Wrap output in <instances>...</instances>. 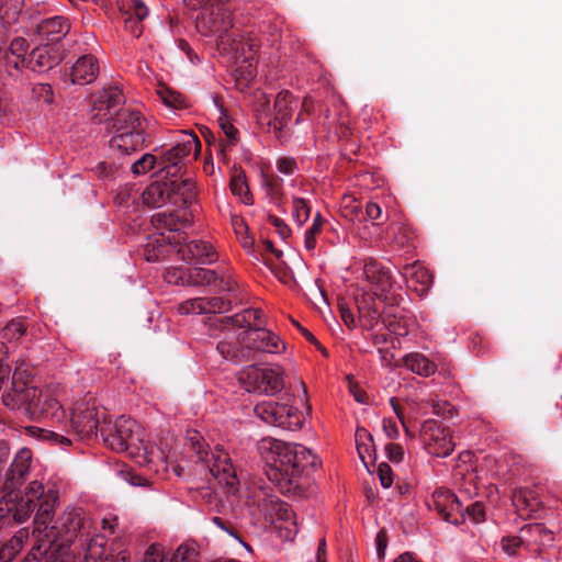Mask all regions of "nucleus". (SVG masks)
<instances>
[{
    "label": "nucleus",
    "instance_id": "13",
    "mask_svg": "<svg viewBox=\"0 0 562 562\" xmlns=\"http://www.w3.org/2000/svg\"><path fill=\"white\" fill-rule=\"evenodd\" d=\"M420 438L429 454L446 458L451 454L454 443L450 435L436 420H426L420 428Z\"/></svg>",
    "mask_w": 562,
    "mask_h": 562
},
{
    "label": "nucleus",
    "instance_id": "1",
    "mask_svg": "<svg viewBox=\"0 0 562 562\" xmlns=\"http://www.w3.org/2000/svg\"><path fill=\"white\" fill-rule=\"evenodd\" d=\"M257 451L270 469V479L282 493L292 491V485L318 467L317 456L300 443L285 442L265 437L257 442Z\"/></svg>",
    "mask_w": 562,
    "mask_h": 562
},
{
    "label": "nucleus",
    "instance_id": "27",
    "mask_svg": "<svg viewBox=\"0 0 562 562\" xmlns=\"http://www.w3.org/2000/svg\"><path fill=\"white\" fill-rule=\"evenodd\" d=\"M225 307L223 306V302H218V300H206L203 297L190 299L182 302L178 306V312L181 315H200L203 313H217L224 312Z\"/></svg>",
    "mask_w": 562,
    "mask_h": 562
},
{
    "label": "nucleus",
    "instance_id": "56",
    "mask_svg": "<svg viewBox=\"0 0 562 562\" xmlns=\"http://www.w3.org/2000/svg\"><path fill=\"white\" fill-rule=\"evenodd\" d=\"M339 312H340L341 319L348 327H353L356 325L353 314L346 304H344V303L339 304Z\"/></svg>",
    "mask_w": 562,
    "mask_h": 562
},
{
    "label": "nucleus",
    "instance_id": "2",
    "mask_svg": "<svg viewBox=\"0 0 562 562\" xmlns=\"http://www.w3.org/2000/svg\"><path fill=\"white\" fill-rule=\"evenodd\" d=\"M23 363H18L12 374L11 390L2 395L3 404L12 409L25 407L32 415L47 419L63 422L65 412L59 402L48 392H43L33 384V381H23L26 370Z\"/></svg>",
    "mask_w": 562,
    "mask_h": 562
},
{
    "label": "nucleus",
    "instance_id": "20",
    "mask_svg": "<svg viewBox=\"0 0 562 562\" xmlns=\"http://www.w3.org/2000/svg\"><path fill=\"white\" fill-rule=\"evenodd\" d=\"M99 75V63L93 55H83L77 59L69 70L70 81L74 85H89Z\"/></svg>",
    "mask_w": 562,
    "mask_h": 562
},
{
    "label": "nucleus",
    "instance_id": "35",
    "mask_svg": "<svg viewBox=\"0 0 562 562\" xmlns=\"http://www.w3.org/2000/svg\"><path fill=\"white\" fill-rule=\"evenodd\" d=\"M282 183L283 180L278 176L271 175L263 177L266 193L276 205H280L283 196Z\"/></svg>",
    "mask_w": 562,
    "mask_h": 562
},
{
    "label": "nucleus",
    "instance_id": "58",
    "mask_svg": "<svg viewBox=\"0 0 562 562\" xmlns=\"http://www.w3.org/2000/svg\"><path fill=\"white\" fill-rule=\"evenodd\" d=\"M154 220L158 224H161V225L168 227L170 231L173 229L172 226H173L175 222H173V215L172 214L159 213V214H156L154 216Z\"/></svg>",
    "mask_w": 562,
    "mask_h": 562
},
{
    "label": "nucleus",
    "instance_id": "14",
    "mask_svg": "<svg viewBox=\"0 0 562 562\" xmlns=\"http://www.w3.org/2000/svg\"><path fill=\"white\" fill-rule=\"evenodd\" d=\"M243 344L246 348L268 353H281L285 349L284 342L272 331L262 328L261 323L250 325L243 330Z\"/></svg>",
    "mask_w": 562,
    "mask_h": 562
},
{
    "label": "nucleus",
    "instance_id": "54",
    "mask_svg": "<svg viewBox=\"0 0 562 562\" xmlns=\"http://www.w3.org/2000/svg\"><path fill=\"white\" fill-rule=\"evenodd\" d=\"M221 128L228 139V145H231V146L235 145L237 142V134H238L237 128H235L234 125L228 121H222Z\"/></svg>",
    "mask_w": 562,
    "mask_h": 562
},
{
    "label": "nucleus",
    "instance_id": "18",
    "mask_svg": "<svg viewBox=\"0 0 562 562\" xmlns=\"http://www.w3.org/2000/svg\"><path fill=\"white\" fill-rule=\"evenodd\" d=\"M296 108V100L291 92L284 90L277 94L274 100V117L268 122L273 128L278 138L282 137V131L292 117V113Z\"/></svg>",
    "mask_w": 562,
    "mask_h": 562
},
{
    "label": "nucleus",
    "instance_id": "60",
    "mask_svg": "<svg viewBox=\"0 0 562 562\" xmlns=\"http://www.w3.org/2000/svg\"><path fill=\"white\" fill-rule=\"evenodd\" d=\"M390 403H391L392 408H393L394 413L396 414V416H397L398 420H400V422H401V424L403 425V427H404L405 431H406V432H408V429H407V427H406L405 419H404V414H403V412H402V409H401L400 405L395 402V400H394V398H391V400H390Z\"/></svg>",
    "mask_w": 562,
    "mask_h": 562
},
{
    "label": "nucleus",
    "instance_id": "38",
    "mask_svg": "<svg viewBox=\"0 0 562 562\" xmlns=\"http://www.w3.org/2000/svg\"><path fill=\"white\" fill-rule=\"evenodd\" d=\"M501 549L504 554L514 557L518 553L519 549L527 546L525 538L521 536H507L501 540Z\"/></svg>",
    "mask_w": 562,
    "mask_h": 562
},
{
    "label": "nucleus",
    "instance_id": "37",
    "mask_svg": "<svg viewBox=\"0 0 562 562\" xmlns=\"http://www.w3.org/2000/svg\"><path fill=\"white\" fill-rule=\"evenodd\" d=\"M231 190L233 194L239 196L245 204H252V195L249 191L244 173H238L232 178Z\"/></svg>",
    "mask_w": 562,
    "mask_h": 562
},
{
    "label": "nucleus",
    "instance_id": "64",
    "mask_svg": "<svg viewBox=\"0 0 562 562\" xmlns=\"http://www.w3.org/2000/svg\"><path fill=\"white\" fill-rule=\"evenodd\" d=\"M378 554L379 555H383L384 554V550L386 548V543L384 541V539L382 538V533L379 532L378 533Z\"/></svg>",
    "mask_w": 562,
    "mask_h": 562
},
{
    "label": "nucleus",
    "instance_id": "33",
    "mask_svg": "<svg viewBox=\"0 0 562 562\" xmlns=\"http://www.w3.org/2000/svg\"><path fill=\"white\" fill-rule=\"evenodd\" d=\"M434 281L431 272L423 266L413 268V271L408 278V285L414 289L419 295H424L428 292Z\"/></svg>",
    "mask_w": 562,
    "mask_h": 562
},
{
    "label": "nucleus",
    "instance_id": "47",
    "mask_svg": "<svg viewBox=\"0 0 562 562\" xmlns=\"http://www.w3.org/2000/svg\"><path fill=\"white\" fill-rule=\"evenodd\" d=\"M376 473L384 488H389L393 484L392 469L387 463H380Z\"/></svg>",
    "mask_w": 562,
    "mask_h": 562
},
{
    "label": "nucleus",
    "instance_id": "42",
    "mask_svg": "<svg viewBox=\"0 0 562 562\" xmlns=\"http://www.w3.org/2000/svg\"><path fill=\"white\" fill-rule=\"evenodd\" d=\"M311 215V207L307 201L302 198L293 199V217L299 225H303Z\"/></svg>",
    "mask_w": 562,
    "mask_h": 562
},
{
    "label": "nucleus",
    "instance_id": "15",
    "mask_svg": "<svg viewBox=\"0 0 562 562\" xmlns=\"http://www.w3.org/2000/svg\"><path fill=\"white\" fill-rule=\"evenodd\" d=\"M124 95L120 88L109 87L92 95V119L99 123L109 122L122 109Z\"/></svg>",
    "mask_w": 562,
    "mask_h": 562
},
{
    "label": "nucleus",
    "instance_id": "51",
    "mask_svg": "<svg viewBox=\"0 0 562 562\" xmlns=\"http://www.w3.org/2000/svg\"><path fill=\"white\" fill-rule=\"evenodd\" d=\"M469 519L473 522L479 524L484 520V509L483 506L479 503L471 504L465 509Z\"/></svg>",
    "mask_w": 562,
    "mask_h": 562
},
{
    "label": "nucleus",
    "instance_id": "63",
    "mask_svg": "<svg viewBox=\"0 0 562 562\" xmlns=\"http://www.w3.org/2000/svg\"><path fill=\"white\" fill-rule=\"evenodd\" d=\"M246 315H247L248 321H250L251 318H254L255 321H259L262 315V312L260 310L252 308V310L246 311Z\"/></svg>",
    "mask_w": 562,
    "mask_h": 562
},
{
    "label": "nucleus",
    "instance_id": "34",
    "mask_svg": "<svg viewBox=\"0 0 562 562\" xmlns=\"http://www.w3.org/2000/svg\"><path fill=\"white\" fill-rule=\"evenodd\" d=\"M520 533L527 546L531 542L544 546L552 540L551 532L540 524L525 526Z\"/></svg>",
    "mask_w": 562,
    "mask_h": 562
},
{
    "label": "nucleus",
    "instance_id": "44",
    "mask_svg": "<svg viewBox=\"0 0 562 562\" xmlns=\"http://www.w3.org/2000/svg\"><path fill=\"white\" fill-rule=\"evenodd\" d=\"M383 327L387 329V331L396 337H404L408 334L407 325L404 321L394 318H385L382 323Z\"/></svg>",
    "mask_w": 562,
    "mask_h": 562
},
{
    "label": "nucleus",
    "instance_id": "28",
    "mask_svg": "<svg viewBox=\"0 0 562 562\" xmlns=\"http://www.w3.org/2000/svg\"><path fill=\"white\" fill-rule=\"evenodd\" d=\"M190 283L192 285H214L218 292L231 291V281L224 279L218 280L215 270L194 267L189 274Z\"/></svg>",
    "mask_w": 562,
    "mask_h": 562
},
{
    "label": "nucleus",
    "instance_id": "49",
    "mask_svg": "<svg viewBox=\"0 0 562 562\" xmlns=\"http://www.w3.org/2000/svg\"><path fill=\"white\" fill-rule=\"evenodd\" d=\"M323 220L319 213L314 217L313 225L305 232V246H311L315 243V235L321 232Z\"/></svg>",
    "mask_w": 562,
    "mask_h": 562
},
{
    "label": "nucleus",
    "instance_id": "30",
    "mask_svg": "<svg viewBox=\"0 0 562 562\" xmlns=\"http://www.w3.org/2000/svg\"><path fill=\"white\" fill-rule=\"evenodd\" d=\"M59 525L65 533L66 541H71L86 527L82 512L78 508L66 509L59 518Z\"/></svg>",
    "mask_w": 562,
    "mask_h": 562
},
{
    "label": "nucleus",
    "instance_id": "32",
    "mask_svg": "<svg viewBox=\"0 0 562 562\" xmlns=\"http://www.w3.org/2000/svg\"><path fill=\"white\" fill-rule=\"evenodd\" d=\"M178 254L188 265L199 267L209 265L217 259L215 248H178Z\"/></svg>",
    "mask_w": 562,
    "mask_h": 562
},
{
    "label": "nucleus",
    "instance_id": "22",
    "mask_svg": "<svg viewBox=\"0 0 562 562\" xmlns=\"http://www.w3.org/2000/svg\"><path fill=\"white\" fill-rule=\"evenodd\" d=\"M363 272L367 280L374 284L382 293L392 289V274L390 270L382 265V262L373 258L366 260Z\"/></svg>",
    "mask_w": 562,
    "mask_h": 562
},
{
    "label": "nucleus",
    "instance_id": "48",
    "mask_svg": "<svg viewBox=\"0 0 562 562\" xmlns=\"http://www.w3.org/2000/svg\"><path fill=\"white\" fill-rule=\"evenodd\" d=\"M29 48V43L23 37H15L9 47V52L11 55L15 56L16 58H21L22 56H25V52Z\"/></svg>",
    "mask_w": 562,
    "mask_h": 562
},
{
    "label": "nucleus",
    "instance_id": "26",
    "mask_svg": "<svg viewBox=\"0 0 562 562\" xmlns=\"http://www.w3.org/2000/svg\"><path fill=\"white\" fill-rule=\"evenodd\" d=\"M138 450L136 462L142 467H150L158 472L160 470L168 471L171 465L169 457L160 448L142 443Z\"/></svg>",
    "mask_w": 562,
    "mask_h": 562
},
{
    "label": "nucleus",
    "instance_id": "25",
    "mask_svg": "<svg viewBox=\"0 0 562 562\" xmlns=\"http://www.w3.org/2000/svg\"><path fill=\"white\" fill-rule=\"evenodd\" d=\"M170 203L176 206H188L195 199V184L191 179H170L167 181Z\"/></svg>",
    "mask_w": 562,
    "mask_h": 562
},
{
    "label": "nucleus",
    "instance_id": "11",
    "mask_svg": "<svg viewBox=\"0 0 562 562\" xmlns=\"http://www.w3.org/2000/svg\"><path fill=\"white\" fill-rule=\"evenodd\" d=\"M201 453V461L210 474L218 482V484L233 490L237 483L235 468L232 463L229 454L222 448L216 447L214 450Z\"/></svg>",
    "mask_w": 562,
    "mask_h": 562
},
{
    "label": "nucleus",
    "instance_id": "46",
    "mask_svg": "<svg viewBox=\"0 0 562 562\" xmlns=\"http://www.w3.org/2000/svg\"><path fill=\"white\" fill-rule=\"evenodd\" d=\"M268 221L274 227V231L280 236L281 241L288 243V238L291 236L292 231L284 221L274 215H269Z\"/></svg>",
    "mask_w": 562,
    "mask_h": 562
},
{
    "label": "nucleus",
    "instance_id": "4",
    "mask_svg": "<svg viewBox=\"0 0 562 562\" xmlns=\"http://www.w3.org/2000/svg\"><path fill=\"white\" fill-rule=\"evenodd\" d=\"M104 416L97 401L92 397L78 401L71 408V415L68 420L70 430L68 436L50 431L42 430L43 437L58 443L60 446H69L72 443L71 436L78 439L91 438L95 436L99 429L100 419Z\"/></svg>",
    "mask_w": 562,
    "mask_h": 562
},
{
    "label": "nucleus",
    "instance_id": "62",
    "mask_svg": "<svg viewBox=\"0 0 562 562\" xmlns=\"http://www.w3.org/2000/svg\"><path fill=\"white\" fill-rule=\"evenodd\" d=\"M394 562H420L415 559L411 553H403L394 560Z\"/></svg>",
    "mask_w": 562,
    "mask_h": 562
},
{
    "label": "nucleus",
    "instance_id": "41",
    "mask_svg": "<svg viewBox=\"0 0 562 562\" xmlns=\"http://www.w3.org/2000/svg\"><path fill=\"white\" fill-rule=\"evenodd\" d=\"M26 330L25 323L22 319H13L2 328V337L8 340H18Z\"/></svg>",
    "mask_w": 562,
    "mask_h": 562
},
{
    "label": "nucleus",
    "instance_id": "17",
    "mask_svg": "<svg viewBox=\"0 0 562 562\" xmlns=\"http://www.w3.org/2000/svg\"><path fill=\"white\" fill-rule=\"evenodd\" d=\"M31 450L21 449L11 463L5 481L3 484L0 483V491H8V496H11L13 491L18 490L24 482L31 467Z\"/></svg>",
    "mask_w": 562,
    "mask_h": 562
},
{
    "label": "nucleus",
    "instance_id": "23",
    "mask_svg": "<svg viewBox=\"0 0 562 562\" xmlns=\"http://www.w3.org/2000/svg\"><path fill=\"white\" fill-rule=\"evenodd\" d=\"M220 355L231 361H241L248 358V349L243 344V331L238 335L227 334L223 340L217 344Z\"/></svg>",
    "mask_w": 562,
    "mask_h": 562
},
{
    "label": "nucleus",
    "instance_id": "57",
    "mask_svg": "<svg viewBox=\"0 0 562 562\" xmlns=\"http://www.w3.org/2000/svg\"><path fill=\"white\" fill-rule=\"evenodd\" d=\"M115 171L116 167H114L112 164L100 162L97 166V172L102 178H110L115 173Z\"/></svg>",
    "mask_w": 562,
    "mask_h": 562
},
{
    "label": "nucleus",
    "instance_id": "29",
    "mask_svg": "<svg viewBox=\"0 0 562 562\" xmlns=\"http://www.w3.org/2000/svg\"><path fill=\"white\" fill-rule=\"evenodd\" d=\"M403 364L413 373L425 378L432 375L437 371L436 363L420 352H411L404 356Z\"/></svg>",
    "mask_w": 562,
    "mask_h": 562
},
{
    "label": "nucleus",
    "instance_id": "3",
    "mask_svg": "<svg viewBox=\"0 0 562 562\" xmlns=\"http://www.w3.org/2000/svg\"><path fill=\"white\" fill-rule=\"evenodd\" d=\"M56 496L52 491L45 492L42 485V495L36 498L35 507H37L34 517V531L36 537V544L26 555L24 562H49L53 558V546L57 539V531L54 526H50L52 517L56 505Z\"/></svg>",
    "mask_w": 562,
    "mask_h": 562
},
{
    "label": "nucleus",
    "instance_id": "5",
    "mask_svg": "<svg viewBox=\"0 0 562 562\" xmlns=\"http://www.w3.org/2000/svg\"><path fill=\"white\" fill-rule=\"evenodd\" d=\"M144 119L139 111L123 108L109 121V130L113 133L109 140L112 149H117L128 155L143 148L146 142Z\"/></svg>",
    "mask_w": 562,
    "mask_h": 562
},
{
    "label": "nucleus",
    "instance_id": "50",
    "mask_svg": "<svg viewBox=\"0 0 562 562\" xmlns=\"http://www.w3.org/2000/svg\"><path fill=\"white\" fill-rule=\"evenodd\" d=\"M385 453L391 462L398 463L403 460L404 450L397 443H390L385 447Z\"/></svg>",
    "mask_w": 562,
    "mask_h": 562
},
{
    "label": "nucleus",
    "instance_id": "12",
    "mask_svg": "<svg viewBox=\"0 0 562 562\" xmlns=\"http://www.w3.org/2000/svg\"><path fill=\"white\" fill-rule=\"evenodd\" d=\"M266 520L279 531L280 537L285 540H292L297 533V524L295 515L290 506L279 499H271L261 508Z\"/></svg>",
    "mask_w": 562,
    "mask_h": 562
},
{
    "label": "nucleus",
    "instance_id": "19",
    "mask_svg": "<svg viewBox=\"0 0 562 562\" xmlns=\"http://www.w3.org/2000/svg\"><path fill=\"white\" fill-rule=\"evenodd\" d=\"M125 29L136 38L143 34V21L148 15V9L140 0H128L120 9Z\"/></svg>",
    "mask_w": 562,
    "mask_h": 562
},
{
    "label": "nucleus",
    "instance_id": "52",
    "mask_svg": "<svg viewBox=\"0 0 562 562\" xmlns=\"http://www.w3.org/2000/svg\"><path fill=\"white\" fill-rule=\"evenodd\" d=\"M296 167V161L293 158H280L277 162L278 170L284 175H292L295 171Z\"/></svg>",
    "mask_w": 562,
    "mask_h": 562
},
{
    "label": "nucleus",
    "instance_id": "36",
    "mask_svg": "<svg viewBox=\"0 0 562 562\" xmlns=\"http://www.w3.org/2000/svg\"><path fill=\"white\" fill-rule=\"evenodd\" d=\"M23 548V536L15 535L0 547V562H11Z\"/></svg>",
    "mask_w": 562,
    "mask_h": 562
},
{
    "label": "nucleus",
    "instance_id": "16",
    "mask_svg": "<svg viewBox=\"0 0 562 562\" xmlns=\"http://www.w3.org/2000/svg\"><path fill=\"white\" fill-rule=\"evenodd\" d=\"M64 50L54 44L34 48L27 56H22V65L35 72H45L57 66L64 59Z\"/></svg>",
    "mask_w": 562,
    "mask_h": 562
},
{
    "label": "nucleus",
    "instance_id": "45",
    "mask_svg": "<svg viewBox=\"0 0 562 562\" xmlns=\"http://www.w3.org/2000/svg\"><path fill=\"white\" fill-rule=\"evenodd\" d=\"M159 94L164 103L170 108L178 109L183 104L182 95L169 88H161L159 90Z\"/></svg>",
    "mask_w": 562,
    "mask_h": 562
},
{
    "label": "nucleus",
    "instance_id": "24",
    "mask_svg": "<svg viewBox=\"0 0 562 562\" xmlns=\"http://www.w3.org/2000/svg\"><path fill=\"white\" fill-rule=\"evenodd\" d=\"M220 32V43L222 45H229L231 49L235 53L236 59H241L243 61H248L252 58V54L256 52V44L249 40H236L235 33H228L226 26L217 27L215 30Z\"/></svg>",
    "mask_w": 562,
    "mask_h": 562
},
{
    "label": "nucleus",
    "instance_id": "8",
    "mask_svg": "<svg viewBox=\"0 0 562 562\" xmlns=\"http://www.w3.org/2000/svg\"><path fill=\"white\" fill-rule=\"evenodd\" d=\"M254 412L266 424L290 430L300 429L304 423L302 414L296 408L274 401L257 404Z\"/></svg>",
    "mask_w": 562,
    "mask_h": 562
},
{
    "label": "nucleus",
    "instance_id": "40",
    "mask_svg": "<svg viewBox=\"0 0 562 562\" xmlns=\"http://www.w3.org/2000/svg\"><path fill=\"white\" fill-rule=\"evenodd\" d=\"M158 157L145 154L132 165V172L136 176L145 175L147 171L158 167Z\"/></svg>",
    "mask_w": 562,
    "mask_h": 562
},
{
    "label": "nucleus",
    "instance_id": "31",
    "mask_svg": "<svg viewBox=\"0 0 562 562\" xmlns=\"http://www.w3.org/2000/svg\"><path fill=\"white\" fill-rule=\"evenodd\" d=\"M143 202L151 207H160L170 202V192L168 182H154L149 184L142 193Z\"/></svg>",
    "mask_w": 562,
    "mask_h": 562
},
{
    "label": "nucleus",
    "instance_id": "43",
    "mask_svg": "<svg viewBox=\"0 0 562 562\" xmlns=\"http://www.w3.org/2000/svg\"><path fill=\"white\" fill-rule=\"evenodd\" d=\"M8 347L0 342V391L8 384L11 376V368L8 363Z\"/></svg>",
    "mask_w": 562,
    "mask_h": 562
},
{
    "label": "nucleus",
    "instance_id": "21",
    "mask_svg": "<svg viewBox=\"0 0 562 562\" xmlns=\"http://www.w3.org/2000/svg\"><path fill=\"white\" fill-rule=\"evenodd\" d=\"M70 31V23L67 18L56 15L42 20L36 26V33L43 41L56 45Z\"/></svg>",
    "mask_w": 562,
    "mask_h": 562
},
{
    "label": "nucleus",
    "instance_id": "59",
    "mask_svg": "<svg viewBox=\"0 0 562 562\" xmlns=\"http://www.w3.org/2000/svg\"><path fill=\"white\" fill-rule=\"evenodd\" d=\"M212 521H213L217 527H220L221 529L225 530V531H226L227 533H229L232 537H234L235 539H237V540H238V541L244 546V548H245L247 551H249V552L251 551L250 547H249L247 543H245L244 541H241V540L238 538V536H237L233 530H231V529H228V528H226V527L224 526V522H223V520H222L220 517H213V518H212Z\"/></svg>",
    "mask_w": 562,
    "mask_h": 562
},
{
    "label": "nucleus",
    "instance_id": "53",
    "mask_svg": "<svg viewBox=\"0 0 562 562\" xmlns=\"http://www.w3.org/2000/svg\"><path fill=\"white\" fill-rule=\"evenodd\" d=\"M382 216H383V213H382V209L380 207V205H378L376 203H373V202H369L366 205V218L367 220L373 221L374 224H380L376 221L381 220Z\"/></svg>",
    "mask_w": 562,
    "mask_h": 562
},
{
    "label": "nucleus",
    "instance_id": "39",
    "mask_svg": "<svg viewBox=\"0 0 562 562\" xmlns=\"http://www.w3.org/2000/svg\"><path fill=\"white\" fill-rule=\"evenodd\" d=\"M269 250L276 256V258L281 260L290 269L304 266L301 256L296 251V248H288L286 260L283 259L284 252L280 248H269Z\"/></svg>",
    "mask_w": 562,
    "mask_h": 562
},
{
    "label": "nucleus",
    "instance_id": "61",
    "mask_svg": "<svg viewBox=\"0 0 562 562\" xmlns=\"http://www.w3.org/2000/svg\"><path fill=\"white\" fill-rule=\"evenodd\" d=\"M390 403H391L392 408H393L394 413L396 414V416H397L398 420H400V422H401V424L403 425V427H404L405 431H406V432H408V429H407V427H406L405 419H404V414H403V412H402V409H401L400 405L395 402V400H394V398H391V400H390Z\"/></svg>",
    "mask_w": 562,
    "mask_h": 562
},
{
    "label": "nucleus",
    "instance_id": "55",
    "mask_svg": "<svg viewBox=\"0 0 562 562\" xmlns=\"http://www.w3.org/2000/svg\"><path fill=\"white\" fill-rule=\"evenodd\" d=\"M383 430L390 439H396L400 435L396 423L389 418L383 419Z\"/></svg>",
    "mask_w": 562,
    "mask_h": 562
},
{
    "label": "nucleus",
    "instance_id": "7",
    "mask_svg": "<svg viewBox=\"0 0 562 562\" xmlns=\"http://www.w3.org/2000/svg\"><path fill=\"white\" fill-rule=\"evenodd\" d=\"M201 149L198 136L192 132H186L184 138L173 147L165 150L158 157V168L166 172V177L181 176L186 168V159L194 150L196 156Z\"/></svg>",
    "mask_w": 562,
    "mask_h": 562
},
{
    "label": "nucleus",
    "instance_id": "10",
    "mask_svg": "<svg viewBox=\"0 0 562 562\" xmlns=\"http://www.w3.org/2000/svg\"><path fill=\"white\" fill-rule=\"evenodd\" d=\"M137 423L126 416H120L113 425L101 426L100 432L104 442L115 451H125L135 445L138 434Z\"/></svg>",
    "mask_w": 562,
    "mask_h": 562
},
{
    "label": "nucleus",
    "instance_id": "9",
    "mask_svg": "<svg viewBox=\"0 0 562 562\" xmlns=\"http://www.w3.org/2000/svg\"><path fill=\"white\" fill-rule=\"evenodd\" d=\"M4 495L0 499V512L11 513L16 522H25L35 509L36 498L42 495V484L33 481L29 484L24 494L13 491L8 496V491H2Z\"/></svg>",
    "mask_w": 562,
    "mask_h": 562
},
{
    "label": "nucleus",
    "instance_id": "6",
    "mask_svg": "<svg viewBox=\"0 0 562 562\" xmlns=\"http://www.w3.org/2000/svg\"><path fill=\"white\" fill-rule=\"evenodd\" d=\"M238 381L248 393L266 395H274L284 386L283 370L279 366L246 367L239 372Z\"/></svg>",
    "mask_w": 562,
    "mask_h": 562
}]
</instances>
